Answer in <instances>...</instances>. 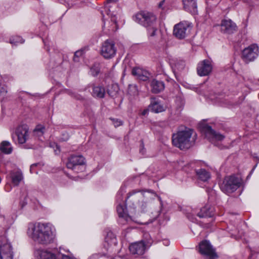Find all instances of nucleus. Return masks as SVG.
Listing matches in <instances>:
<instances>
[{"label": "nucleus", "instance_id": "f257e3e1", "mask_svg": "<svg viewBox=\"0 0 259 259\" xmlns=\"http://www.w3.org/2000/svg\"><path fill=\"white\" fill-rule=\"evenodd\" d=\"M27 234L34 242L42 245L54 243L56 237V230L50 223L30 224Z\"/></svg>", "mask_w": 259, "mask_h": 259}, {"label": "nucleus", "instance_id": "f03ea898", "mask_svg": "<svg viewBox=\"0 0 259 259\" xmlns=\"http://www.w3.org/2000/svg\"><path fill=\"white\" fill-rule=\"evenodd\" d=\"M196 134L192 129L185 127L172 136V144L181 150L190 148L194 143Z\"/></svg>", "mask_w": 259, "mask_h": 259}, {"label": "nucleus", "instance_id": "7ed1b4c3", "mask_svg": "<svg viewBox=\"0 0 259 259\" xmlns=\"http://www.w3.org/2000/svg\"><path fill=\"white\" fill-rule=\"evenodd\" d=\"M240 180L238 178L230 176L225 178L220 186L221 190L227 194L235 191L240 186Z\"/></svg>", "mask_w": 259, "mask_h": 259}, {"label": "nucleus", "instance_id": "20e7f679", "mask_svg": "<svg viewBox=\"0 0 259 259\" xmlns=\"http://www.w3.org/2000/svg\"><path fill=\"white\" fill-rule=\"evenodd\" d=\"M156 19L153 13L147 11H141L135 16V21L147 28L155 25Z\"/></svg>", "mask_w": 259, "mask_h": 259}, {"label": "nucleus", "instance_id": "39448f33", "mask_svg": "<svg viewBox=\"0 0 259 259\" xmlns=\"http://www.w3.org/2000/svg\"><path fill=\"white\" fill-rule=\"evenodd\" d=\"M199 127L202 132L204 133L207 138L211 142L215 141H221L223 140L225 137L214 131L211 127L205 122H201L199 124Z\"/></svg>", "mask_w": 259, "mask_h": 259}, {"label": "nucleus", "instance_id": "423d86ee", "mask_svg": "<svg viewBox=\"0 0 259 259\" xmlns=\"http://www.w3.org/2000/svg\"><path fill=\"white\" fill-rule=\"evenodd\" d=\"M116 51L114 41L111 39H107L102 45L101 54L106 59H110L114 57Z\"/></svg>", "mask_w": 259, "mask_h": 259}, {"label": "nucleus", "instance_id": "0eeeda50", "mask_svg": "<svg viewBox=\"0 0 259 259\" xmlns=\"http://www.w3.org/2000/svg\"><path fill=\"white\" fill-rule=\"evenodd\" d=\"M199 249L200 253L204 255L206 259H217L218 257L215 249L207 241L201 242Z\"/></svg>", "mask_w": 259, "mask_h": 259}, {"label": "nucleus", "instance_id": "6e6552de", "mask_svg": "<svg viewBox=\"0 0 259 259\" xmlns=\"http://www.w3.org/2000/svg\"><path fill=\"white\" fill-rule=\"evenodd\" d=\"M258 47L253 44L245 48L242 53V59L246 63L253 61L258 56Z\"/></svg>", "mask_w": 259, "mask_h": 259}, {"label": "nucleus", "instance_id": "1a4fd4ad", "mask_svg": "<svg viewBox=\"0 0 259 259\" xmlns=\"http://www.w3.org/2000/svg\"><path fill=\"white\" fill-rule=\"evenodd\" d=\"M190 24L186 22H182L175 25L174 35L179 39L184 38L190 32Z\"/></svg>", "mask_w": 259, "mask_h": 259}, {"label": "nucleus", "instance_id": "9d476101", "mask_svg": "<svg viewBox=\"0 0 259 259\" xmlns=\"http://www.w3.org/2000/svg\"><path fill=\"white\" fill-rule=\"evenodd\" d=\"M84 158L82 156H72L68 158L66 166L67 168L78 172L79 170L78 166L84 165Z\"/></svg>", "mask_w": 259, "mask_h": 259}, {"label": "nucleus", "instance_id": "9b49d317", "mask_svg": "<svg viewBox=\"0 0 259 259\" xmlns=\"http://www.w3.org/2000/svg\"><path fill=\"white\" fill-rule=\"evenodd\" d=\"M212 66L208 60H204L198 64L197 73L200 76L208 75L212 71Z\"/></svg>", "mask_w": 259, "mask_h": 259}, {"label": "nucleus", "instance_id": "f8f14e48", "mask_svg": "<svg viewBox=\"0 0 259 259\" xmlns=\"http://www.w3.org/2000/svg\"><path fill=\"white\" fill-rule=\"evenodd\" d=\"M221 31L224 33L231 34L237 30V26L231 20H223L221 24Z\"/></svg>", "mask_w": 259, "mask_h": 259}, {"label": "nucleus", "instance_id": "ddd939ff", "mask_svg": "<svg viewBox=\"0 0 259 259\" xmlns=\"http://www.w3.org/2000/svg\"><path fill=\"white\" fill-rule=\"evenodd\" d=\"M130 252L133 254L142 255L145 253L146 245L143 241L132 243L129 246Z\"/></svg>", "mask_w": 259, "mask_h": 259}, {"label": "nucleus", "instance_id": "4468645a", "mask_svg": "<svg viewBox=\"0 0 259 259\" xmlns=\"http://www.w3.org/2000/svg\"><path fill=\"white\" fill-rule=\"evenodd\" d=\"M28 128L25 126H19L17 128L15 134L17 137L19 143H25L28 136Z\"/></svg>", "mask_w": 259, "mask_h": 259}, {"label": "nucleus", "instance_id": "2eb2a0df", "mask_svg": "<svg viewBox=\"0 0 259 259\" xmlns=\"http://www.w3.org/2000/svg\"><path fill=\"white\" fill-rule=\"evenodd\" d=\"M184 9L193 15L198 13L196 0H183Z\"/></svg>", "mask_w": 259, "mask_h": 259}, {"label": "nucleus", "instance_id": "dca6fc26", "mask_svg": "<svg viewBox=\"0 0 259 259\" xmlns=\"http://www.w3.org/2000/svg\"><path fill=\"white\" fill-rule=\"evenodd\" d=\"M132 74L138 79L143 81L148 80L150 75L148 71L140 68H133L132 71Z\"/></svg>", "mask_w": 259, "mask_h": 259}, {"label": "nucleus", "instance_id": "f3484780", "mask_svg": "<svg viewBox=\"0 0 259 259\" xmlns=\"http://www.w3.org/2000/svg\"><path fill=\"white\" fill-rule=\"evenodd\" d=\"M151 91L152 93L157 94L162 91L164 89V84L162 81L153 79L150 83Z\"/></svg>", "mask_w": 259, "mask_h": 259}, {"label": "nucleus", "instance_id": "a211bd4d", "mask_svg": "<svg viewBox=\"0 0 259 259\" xmlns=\"http://www.w3.org/2000/svg\"><path fill=\"white\" fill-rule=\"evenodd\" d=\"M151 104L149 108L155 113L161 112L165 110V108L159 102L156 101L155 98H151Z\"/></svg>", "mask_w": 259, "mask_h": 259}, {"label": "nucleus", "instance_id": "6ab92c4d", "mask_svg": "<svg viewBox=\"0 0 259 259\" xmlns=\"http://www.w3.org/2000/svg\"><path fill=\"white\" fill-rule=\"evenodd\" d=\"M171 67L175 75L179 74L185 68V62L182 60H175L171 63Z\"/></svg>", "mask_w": 259, "mask_h": 259}, {"label": "nucleus", "instance_id": "aec40b11", "mask_svg": "<svg viewBox=\"0 0 259 259\" xmlns=\"http://www.w3.org/2000/svg\"><path fill=\"white\" fill-rule=\"evenodd\" d=\"M13 252L11 245H6L4 248L0 250V257L1 259H12Z\"/></svg>", "mask_w": 259, "mask_h": 259}, {"label": "nucleus", "instance_id": "412c9836", "mask_svg": "<svg viewBox=\"0 0 259 259\" xmlns=\"http://www.w3.org/2000/svg\"><path fill=\"white\" fill-rule=\"evenodd\" d=\"M195 172L198 178L202 181L205 182L210 178L209 172L204 169L196 170Z\"/></svg>", "mask_w": 259, "mask_h": 259}, {"label": "nucleus", "instance_id": "4be33fe9", "mask_svg": "<svg viewBox=\"0 0 259 259\" xmlns=\"http://www.w3.org/2000/svg\"><path fill=\"white\" fill-rule=\"evenodd\" d=\"M213 214V209L208 206H205L201 208L200 211L198 213V216L200 218L211 217Z\"/></svg>", "mask_w": 259, "mask_h": 259}, {"label": "nucleus", "instance_id": "5701e85b", "mask_svg": "<svg viewBox=\"0 0 259 259\" xmlns=\"http://www.w3.org/2000/svg\"><path fill=\"white\" fill-rule=\"evenodd\" d=\"M39 259H56L57 257L55 253L46 249L41 250L39 251Z\"/></svg>", "mask_w": 259, "mask_h": 259}, {"label": "nucleus", "instance_id": "b1692460", "mask_svg": "<svg viewBox=\"0 0 259 259\" xmlns=\"http://www.w3.org/2000/svg\"><path fill=\"white\" fill-rule=\"evenodd\" d=\"M93 96L98 98H103L105 94V89L100 86L94 87L93 89Z\"/></svg>", "mask_w": 259, "mask_h": 259}, {"label": "nucleus", "instance_id": "393cba45", "mask_svg": "<svg viewBox=\"0 0 259 259\" xmlns=\"http://www.w3.org/2000/svg\"><path fill=\"white\" fill-rule=\"evenodd\" d=\"M13 150V148L11 146L9 142L4 141H3L0 145V150L5 154H10Z\"/></svg>", "mask_w": 259, "mask_h": 259}, {"label": "nucleus", "instance_id": "a878e982", "mask_svg": "<svg viewBox=\"0 0 259 259\" xmlns=\"http://www.w3.org/2000/svg\"><path fill=\"white\" fill-rule=\"evenodd\" d=\"M11 178L13 184L15 186H18L23 180V177L21 172L16 171L12 174Z\"/></svg>", "mask_w": 259, "mask_h": 259}, {"label": "nucleus", "instance_id": "bb28decb", "mask_svg": "<svg viewBox=\"0 0 259 259\" xmlns=\"http://www.w3.org/2000/svg\"><path fill=\"white\" fill-rule=\"evenodd\" d=\"M140 192L136 190H133L132 192L128 193L125 201H128L130 202L133 200H135L136 202H138L140 200V198H141V195H136L137 193Z\"/></svg>", "mask_w": 259, "mask_h": 259}, {"label": "nucleus", "instance_id": "cd10ccee", "mask_svg": "<svg viewBox=\"0 0 259 259\" xmlns=\"http://www.w3.org/2000/svg\"><path fill=\"white\" fill-rule=\"evenodd\" d=\"M24 42V40L19 36H13L10 39V43L14 45H17Z\"/></svg>", "mask_w": 259, "mask_h": 259}, {"label": "nucleus", "instance_id": "c85d7f7f", "mask_svg": "<svg viewBox=\"0 0 259 259\" xmlns=\"http://www.w3.org/2000/svg\"><path fill=\"white\" fill-rule=\"evenodd\" d=\"M128 93L132 96L138 95V90L137 87L135 84H130L128 88Z\"/></svg>", "mask_w": 259, "mask_h": 259}, {"label": "nucleus", "instance_id": "c756f323", "mask_svg": "<svg viewBox=\"0 0 259 259\" xmlns=\"http://www.w3.org/2000/svg\"><path fill=\"white\" fill-rule=\"evenodd\" d=\"M117 211L119 217L124 218L126 216V209L121 205H118L117 206Z\"/></svg>", "mask_w": 259, "mask_h": 259}, {"label": "nucleus", "instance_id": "7c9ffc66", "mask_svg": "<svg viewBox=\"0 0 259 259\" xmlns=\"http://www.w3.org/2000/svg\"><path fill=\"white\" fill-rule=\"evenodd\" d=\"M118 88L117 85H112L110 89L108 90V94L112 97H115L117 94Z\"/></svg>", "mask_w": 259, "mask_h": 259}, {"label": "nucleus", "instance_id": "2f4dec72", "mask_svg": "<svg viewBox=\"0 0 259 259\" xmlns=\"http://www.w3.org/2000/svg\"><path fill=\"white\" fill-rule=\"evenodd\" d=\"M45 129L44 126L38 125L34 130V133L38 136H41L44 134Z\"/></svg>", "mask_w": 259, "mask_h": 259}, {"label": "nucleus", "instance_id": "473e14b6", "mask_svg": "<svg viewBox=\"0 0 259 259\" xmlns=\"http://www.w3.org/2000/svg\"><path fill=\"white\" fill-rule=\"evenodd\" d=\"M147 28L148 35L150 37H154L156 35L157 29L155 25L151 26L150 27H147Z\"/></svg>", "mask_w": 259, "mask_h": 259}, {"label": "nucleus", "instance_id": "72a5a7b5", "mask_svg": "<svg viewBox=\"0 0 259 259\" xmlns=\"http://www.w3.org/2000/svg\"><path fill=\"white\" fill-rule=\"evenodd\" d=\"M6 245H10V244L8 243L6 238L4 236L0 237V250L1 249L4 248Z\"/></svg>", "mask_w": 259, "mask_h": 259}, {"label": "nucleus", "instance_id": "f704fd0d", "mask_svg": "<svg viewBox=\"0 0 259 259\" xmlns=\"http://www.w3.org/2000/svg\"><path fill=\"white\" fill-rule=\"evenodd\" d=\"M0 93L5 95L7 93V87L4 84H0Z\"/></svg>", "mask_w": 259, "mask_h": 259}, {"label": "nucleus", "instance_id": "c9c22d12", "mask_svg": "<svg viewBox=\"0 0 259 259\" xmlns=\"http://www.w3.org/2000/svg\"><path fill=\"white\" fill-rule=\"evenodd\" d=\"M82 51H77L75 52L74 53V57L73 58V60L75 62H77L78 61V58L82 56Z\"/></svg>", "mask_w": 259, "mask_h": 259}, {"label": "nucleus", "instance_id": "e433bc0d", "mask_svg": "<svg viewBox=\"0 0 259 259\" xmlns=\"http://www.w3.org/2000/svg\"><path fill=\"white\" fill-rule=\"evenodd\" d=\"M112 120L115 127H118L122 124V122L118 119H113Z\"/></svg>", "mask_w": 259, "mask_h": 259}, {"label": "nucleus", "instance_id": "4c0bfd02", "mask_svg": "<svg viewBox=\"0 0 259 259\" xmlns=\"http://www.w3.org/2000/svg\"><path fill=\"white\" fill-rule=\"evenodd\" d=\"M91 71H92V73L93 75H94V76L97 75V74L99 73V70L97 69H96L94 68H91Z\"/></svg>", "mask_w": 259, "mask_h": 259}, {"label": "nucleus", "instance_id": "58836bf2", "mask_svg": "<svg viewBox=\"0 0 259 259\" xmlns=\"http://www.w3.org/2000/svg\"><path fill=\"white\" fill-rule=\"evenodd\" d=\"M61 259H74L68 255H62Z\"/></svg>", "mask_w": 259, "mask_h": 259}, {"label": "nucleus", "instance_id": "ea45409f", "mask_svg": "<svg viewBox=\"0 0 259 259\" xmlns=\"http://www.w3.org/2000/svg\"><path fill=\"white\" fill-rule=\"evenodd\" d=\"M64 136L65 137H64V138H62L61 139L62 141H66L69 139V136L68 134L64 135Z\"/></svg>", "mask_w": 259, "mask_h": 259}, {"label": "nucleus", "instance_id": "a19ab883", "mask_svg": "<svg viewBox=\"0 0 259 259\" xmlns=\"http://www.w3.org/2000/svg\"><path fill=\"white\" fill-rule=\"evenodd\" d=\"M148 111H149L148 109H144L142 112V115H146L148 113Z\"/></svg>", "mask_w": 259, "mask_h": 259}, {"label": "nucleus", "instance_id": "79ce46f5", "mask_svg": "<svg viewBox=\"0 0 259 259\" xmlns=\"http://www.w3.org/2000/svg\"><path fill=\"white\" fill-rule=\"evenodd\" d=\"M37 164V163H35V164H32L31 166H30V171L31 172V170H32V169L33 168V167L36 166Z\"/></svg>", "mask_w": 259, "mask_h": 259}, {"label": "nucleus", "instance_id": "37998d69", "mask_svg": "<svg viewBox=\"0 0 259 259\" xmlns=\"http://www.w3.org/2000/svg\"><path fill=\"white\" fill-rule=\"evenodd\" d=\"M107 4H109V3H112V2L116 3V0H107Z\"/></svg>", "mask_w": 259, "mask_h": 259}, {"label": "nucleus", "instance_id": "c03bdc74", "mask_svg": "<svg viewBox=\"0 0 259 259\" xmlns=\"http://www.w3.org/2000/svg\"><path fill=\"white\" fill-rule=\"evenodd\" d=\"M163 1H162V2H161L159 3V7H161V6H162V4H163Z\"/></svg>", "mask_w": 259, "mask_h": 259}, {"label": "nucleus", "instance_id": "a18cd8bd", "mask_svg": "<svg viewBox=\"0 0 259 259\" xmlns=\"http://www.w3.org/2000/svg\"><path fill=\"white\" fill-rule=\"evenodd\" d=\"M256 166V165H255V166L253 168H252V170H254V168H255V167Z\"/></svg>", "mask_w": 259, "mask_h": 259}]
</instances>
